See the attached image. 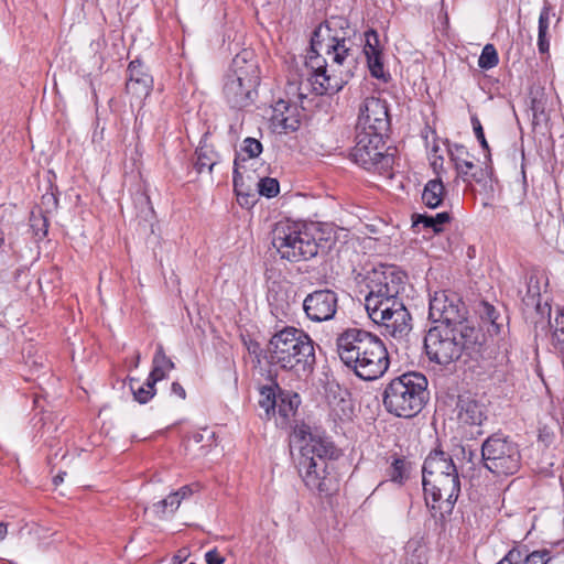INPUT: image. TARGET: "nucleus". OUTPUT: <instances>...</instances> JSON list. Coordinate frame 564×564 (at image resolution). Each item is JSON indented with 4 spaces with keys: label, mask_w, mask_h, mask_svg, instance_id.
I'll list each match as a JSON object with an SVG mask.
<instances>
[{
    "label": "nucleus",
    "mask_w": 564,
    "mask_h": 564,
    "mask_svg": "<svg viewBox=\"0 0 564 564\" xmlns=\"http://www.w3.org/2000/svg\"><path fill=\"white\" fill-rule=\"evenodd\" d=\"M300 404V397L296 393H290L280 391L279 393V402L276 406L278 413L284 417L288 419L291 414L295 412Z\"/></svg>",
    "instance_id": "nucleus-29"
},
{
    "label": "nucleus",
    "mask_w": 564,
    "mask_h": 564,
    "mask_svg": "<svg viewBox=\"0 0 564 564\" xmlns=\"http://www.w3.org/2000/svg\"><path fill=\"white\" fill-rule=\"evenodd\" d=\"M128 76L127 93L139 100L148 97L153 87V78L139 59L129 63Z\"/></svg>",
    "instance_id": "nucleus-17"
},
{
    "label": "nucleus",
    "mask_w": 564,
    "mask_h": 564,
    "mask_svg": "<svg viewBox=\"0 0 564 564\" xmlns=\"http://www.w3.org/2000/svg\"><path fill=\"white\" fill-rule=\"evenodd\" d=\"M337 457L338 451L332 442L310 434L308 442L301 449L300 458H313L316 463L321 459L333 466V460Z\"/></svg>",
    "instance_id": "nucleus-19"
},
{
    "label": "nucleus",
    "mask_w": 564,
    "mask_h": 564,
    "mask_svg": "<svg viewBox=\"0 0 564 564\" xmlns=\"http://www.w3.org/2000/svg\"><path fill=\"white\" fill-rule=\"evenodd\" d=\"M410 464L402 457H394L388 469L391 481L402 485L409 478Z\"/></svg>",
    "instance_id": "nucleus-31"
},
{
    "label": "nucleus",
    "mask_w": 564,
    "mask_h": 564,
    "mask_svg": "<svg viewBox=\"0 0 564 564\" xmlns=\"http://www.w3.org/2000/svg\"><path fill=\"white\" fill-rule=\"evenodd\" d=\"M174 495H177L180 497V503L183 499L189 497L192 495V489L189 486H183L177 491L173 492Z\"/></svg>",
    "instance_id": "nucleus-46"
},
{
    "label": "nucleus",
    "mask_w": 564,
    "mask_h": 564,
    "mask_svg": "<svg viewBox=\"0 0 564 564\" xmlns=\"http://www.w3.org/2000/svg\"><path fill=\"white\" fill-rule=\"evenodd\" d=\"M262 150L261 142L254 138H246L241 145V153L246 154L247 159L258 158L262 153ZM245 161L246 158H241L240 154H238L234 161V187L240 205H252L254 203V195L245 194L242 191L243 181L239 169L240 163Z\"/></svg>",
    "instance_id": "nucleus-16"
},
{
    "label": "nucleus",
    "mask_w": 564,
    "mask_h": 564,
    "mask_svg": "<svg viewBox=\"0 0 564 564\" xmlns=\"http://www.w3.org/2000/svg\"><path fill=\"white\" fill-rule=\"evenodd\" d=\"M354 162L368 171L388 174L393 164V155L386 152L383 135L356 132V144L351 151Z\"/></svg>",
    "instance_id": "nucleus-11"
},
{
    "label": "nucleus",
    "mask_w": 564,
    "mask_h": 564,
    "mask_svg": "<svg viewBox=\"0 0 564 564\" xmlns=\"http://www.w3.org/2000/svg\"><path fill=\"white\" fill-rule=\"evenodd\" d=\"M265 358L272 366L292 371L297 377L306 376L316 361L313 339L295 327H284L269 340Z\"/></svg>",
    "instance_id": "nucleus-5"
},
{
    "label": "nucleus",
    "mask_w": 564,
    "mask_h": 564,
    "mask_svg": "<svg viewBox=\"0 0 564 564\" xmlns=\"http://www.w3.org/2000/svg\"><path fill=\"white\" fill-rule=\"evenodd\" d=\"M276 391L279 393L281 391L278 384L264 386L260 389L259 405L264 410L268 417L274 415L276 412L279 402V394H276Z\"/></svg>",
    "instance_id": "nucleus-27"
},
{
    "label": "nucleus",
    "mask_w": 564,
    "mask_h": 564,
    "mask_svg": "<svg viewBox=\"0 0 564 564\" xmlns=\"http://www.w3.org/2000/svg\"><path fill=\"white\" fill-rule=\"evenodd\" d=\"M499 63V56L496 47L492 44H486L478 58V66L481 69H491Z\"/></svg>",
    "instance_id": "nucleus-34"
},
{
    "label": "nucleus",
    "mask_w": 564,
    "mask_h": 564,
    "mask_svg": "<svg viewBox=\"0 0 564 564\" xmlns=\"http://www.w3.org/2000/svg\"><path fill=\"white\" fill-rule=\"evenodd\" d=\"M549 40L546 39V34H538V48L541 54L549 52Z\"/></svg>",
    "instance_id": "nucleus-43"
},
{
    "label": "nucleus",
    "mask_w": 564,
    "mask_h": 564,
    "mask_svg": "<svg viewBox=\"0 0 564 564\" xmlns=\"http://www.w3.org/2000/svg\"><path fill=\"white\" fill-rule=\"evenodd\" d=\"M174 368L175 365L172 359L165 355L163 346L158 344L156 351L152 360V370L149 375L150 381L152 383H156L158 381L163 380Z\"/></svg>",
    "instance_id": "nucleus-21"
},
{
    "label": "nucleus",
    "mask_w": 564,
    "mask_h": 564,
    "mask_svg": "<svg viewBox=\"0 0 564 564\" xmlns=\"http://www.w3.org/2000/svg\"><path fill=\"white\" fill-rule=\"evenodd\" d=\"M337 354L346 367L365 380L381 378L389 369L386 345L377 335L361 328H347L336 338Z\"/></svg>",
    "instance_id": "nucleus-3"
},
{
    "label": "nucleus",
    "mask_w": 564,
    "mask_h": 564,
    "mask_svg": "<svg viewBox=\"0 0 564 564\" xmlns=\"http://www.w3.org/2000/svg\"><path fill=\"white\" fill-rule=\"evenodd\" d=\"M330 468L329 463L321 459L317 463L313 458L299 459V473L305 486L319 494L329 495L336 489V478L330 474Z\"/></svg>",
    "instance_id": "nucleus-14"
},
{
    "label": "nucleus",
    "mask_w": 564,
    "mask_h": 564,
    "mask_svg": "<svg viewBox=\"0 0 564 564\" xmlns=\"http://www.w3.org/2000/svg\"><path fill=\"white\" fill-rule=\"evenodd\" d=\"M8 530L7 524L4 522H0V541L4 540L7 536Z\"/></svg>",
    "instance_id": "nucleus-48"
},
{
    "label": "nucleus",
    "mask_w": 564,
    "mask_h": 564,
    "mask_svg": "<svg viewBox=\"0 0 564 564\" xmlns=\"http://www.w3.org/2000/svg\"><path fill=\"white\" fill-rule=\"evenodd\" d=\"M364 53L366 56L380 53L378 34L373 30H369L365 33Z\"/></svg>",
    "instance_id": "nucleus-37"
},
{
    "label": "nucleus",
    "mask_w": 564,
    "mask_h": 564,
    "mask_svg": "<svg viewBox=\"0 0 564 564\" xmlns=\"http://www.w3.org/2000/svg\"><path fill=\"white\" fill-rule=\"evenodd\" d=\"M30 227L39 240L43 239L47 235L48 220L43 215L42 210L39 213H35L34 210L31 212Z\"/></svg>",
    "instance_id": "nucleus-33"
},
{
    "label": "nucleus",
    "mask_w": 564,
    "mask_h": 564,
    "mask_svg": "<svg viewBox=\"0 0 564 564\" xmlns=\"http://www.w3.org/2000/svg\"><path fill=\"white\" fill-rule=\"evenodd\" d=\"M187 552L186 550H181L176 555L173 556V564H182V562L186 558Z\"/></svg>",
    "instance_id": "nucleus-47"
},
{
    "label": "nucleus",
    "mask_w": 564,
    "mask_h": 564,
    "mask_svg": "<svg viewBox=\"0 0 564 564\" xmlns=\"http://www.w3.org/2000/svg\"><path fill=\"white\" fill-rule=\"evenodd\" d=\"M259 85L258 65L252 59V53L243 51L237 54L224 83V96L232 108H245L251 105Z\"/></svg>",
    "instance_id": "nucleus-8"
},
{
    "label": "nucleus",
    "mask_w": 564,
    "mask_h": 564,
    "mask_svg": "<svg viewBox=\"0 0 564 564\" xmlns=\"http://www.w3.org/2000/svg\"><path fill=\"white\" fill-rule=\"evenodd\" d=\"M172 393L184 400L186 398L185 389L178 382H173L171 387Z\"/></svg>",
    "instance_id": "nucleus-45"
},
{
    "label": "nucleus",
    "mask_w": 564,
    "mask_h": 564,
    "mask_svg": "<svg viewBox=\"0 0 564 564\" xmlns=\"http://www.w3.org/2000/svg\"><path fill=\"white\" fill-rule=\"evenodd\" d=\"M427 379L420 372H406L392 379L384 388L382 402L386 410L398 417L410 419L419 414L427 399Z\"/></svg>",
    "instance_id": "nucleus-7"
},
{
    "label": "nucleus",
    "mask_w": 564,
    "mask_h": 564,
    "mask_svg": "<svg viewBox=\"0 0 564 564\" xmlns=\"http://www.w3.org/2000/svg\"><path fill=\"white\" fill-rule=\"evenodd\" d=\"M482 334L475 326L448 327L435 325L424 337V349L431 361L449 365L464 354L471 356L479 351Z\"/></svg>",
    "instance_id": "nucleus-6"
},
{
    "label": "nucleus",
    "mask_w": 564,
    "mask_h": 564,
    "mask_svg": "<svg viewBox=\"0 0 564 564\" xmlns=\"http://www.w3.org/2000/svg\"><path fill=\"white\" fill-rule=\"evenodd\" d=\"M468 310L462 297L452 291L435 292L430 299L429 318L448 327L475 326L467 318Z\"/></svg>",
    "instance_id": "nucleus-12"
},
{
    "label": "nucleus",
    "mask_w": 564,
    "mask_h": 564,
    "mask_svg": "<svg viewBox=\"0 0 564 564\" xmlns=\"http://www.w3.org/2000/svg\"><path fill=\"white\" fill-rule=\"evenodd\" d=\"M180 506V497L172 492L165 499L153 503L150 509L156 518L164 519L167 514H173Z\"/></svg>",
    "instance_id": "nucleus-28"
},
{
    "label": "nucleus",
    "mask_w": 564,
    "mask_h": 564,
    "mask_svg": "<svg viewBox=\"0 0 564 564\" xmlns=\"http://www.w3.org/2000/svg\"><path fill=\"white\" fill-rule=\"evenodd\" d=\"M484 466L497 476L516 474L521 466L518 444L500 434L489 436L481 445Z\"/></svg>",
    "instance_id": "nucleus-10"
},
{
    "label": "nucleus",
    "mask_w": 564,
    "mask_h": 564,
    "mask_svg": "<svg viewBox=\"0 0 564 564\" xmlns=\"http://www.w3.org/2000/svg\"><path fill=\"white\" fill-rule=\"evenodd\" d=\"M271 127L276 133L296 131L300 127L297 109L284 100H279L272 109Z\"/></svg>",
    "instance_id": "nucleus-18"
},
{
    "label": "nucleus",
    "mask_w": 564,
    "mask_h": 564,
    "mask_svg": "<svg viewBox=\"0 0 564 564\" xmlns=\"http://www.w3.org/2000/svg\"><path fill=\"white\" fill-rule=\"evenodd\" d=\"M478 313L484 323H488L489 326L487 332L490 335H497L500 333L502 322H500V314L496 307L488 302H481L478 308Z\"/></svg>",
    "instance_id": "nucleus-26"
},
{
    "label": "nucleus",
    "mask_w": 564,
    "mask_h": 564,
    "mask_svg": "<svg viewBox=\"0 0 564 564\" xmlns=\"http://www.w3.org/2000/svg\"><path fill=\"white\" fill-rule=\"evenodd\" d=\"M338 308V295L329 289L316 290L303 301L305 315L312 322L321 323L335 317Z\"/></svg>",
    "instance_id": "nucleus-15"
},
{
    "label": "nucleus",
    "mask_w": 564,
    "mask_h": 564,
    "mask_svg": "<svg viewBox=\"0 0 564 564\" xmlns=\"http://www.w3.org/2000/svg\"><path fill=\"white\" fill-rule=\"evenodd\" d=\"M205 560L207 564H223L225 562V557L216 550H210L205 554Z\"/></svg>",
    "instance_id": "nucleus-42"
},
{
    "label": "nucleus",
    "mask_w": 564,
    "mask_h": 564,
    "mask_svg": "<svg viewBox=\"0 0 564 564\" xmlns=\"http://www.w3.org/2000/svg\"><path fill=\"white\" fill-rule=\"evenodd\" d=\"M423 490L426 506L443 518L451 514L460 492L456 465L449 454L434 449L424 460Z\"/></svg>",
    "instance_id": "nucleus-4"
},
{
    "label": "nucleus",
    "mask_w": 564,
    "mask_h": 564,
    "mask_svg": "<svg viewBox=\"0 0 564 564\" xmlns=\"http://www.w3.org/2000/svg\"><path fill=\"white\" fill-rule=\"evenodd\" d=\"M154 386L155 383L150 381V377H148L144 383H140V381L135 379H131L130 382L131 391L139 403H147L153 398L155 394Z\"/></svg>",
    "instance_id": "nucleus-30"
},
{
    "label": "nucleus",
    "mask_w": 564,
    "mask_h": 564,
    "mask_svg": "<svg viewBox=\"0 0 564 564\" xmlns=\"http://www.w3.org/2000/svg\"><path fill=\"white\" fill-rule=\"evenodd\" d=\"M271 243L282 259L290 262L305 261L318 253L316 239L300 225L289 221L275 224Z\"/></svg>",
    "instance_id": "nucleus-9"
},
{
    "label": "nucleus",
    "mask_w": 564,
    "mask_h": 564,
    "mask_svg": "<svg viewBox=\"0 0 564 564\" xmlns=\"http://www.w3.org/2000/svg\"><path fill=\"white\" fill-rule=\"evenodd\" d=\"M348 21L332 17L321 23L311 37V76L300 82L299 94L306 96L312 89L316 95H333L352 77L356 56L349 42Z\"/></svg>",
    "instance_id": "nucleus-1"
},
{
    "label": "nucleus",
    "mask_w": 564,
    "mask_h": 564,
    "mask_svg": "<svg viewBox=\"0 0 564 564\" xmlns=\"http://www.w3.org/2000/svg\"><path fill=\"white\" fill-rule=\"evenodd\" d=\"M139 360H140V354H138V355H137V358H135V361H137V362H135V366H138Z\"/></svg>",
    "instance_id": "nucleus-50"
},
{
    "label": "nucleus",
    "mask_w": 564,
    "mask_h": 564,
    "mask_svg": "<svg viewBox=\"0 0 564 564\" xmlns=\"http://www.w3.org/2000/svg\"><path fill=\"white\" fill-rule=\"evenodd\" d=\"M57 203H58V200L54 194H45L42 196V205L56 208Z\"/></svg>",
    "instance_id": "nucleus-44"
},
{
    "label": "nucleus",
    "mask_w": 564,
    "mask_h": 564,
    "mask_svg": "<svg viewBox=\"0 0 564 564\" xmlns=\"http://www.w3.org/2000/svg\"><path fill=\"white\" fill-rule=\"evenodd\" d=\"M451 215L447 212L437 213L436 215H415L413 216V227L423 225L424 228H431L433 232L443 231V225L449 223Z\"/></svg>",
    "instance_id": "nucleus-25"
},
{
    "label": "nucleus",
    "mask_w": 564,
    "mask_h": 564,
    "mask_svg": "<svg viewBox=\"0 0 564 564\" xmlns=\"http://www.w3.org/2000/svg\"><path fill=\"white\" fill-rule=\"evenodd\" d=\"M524 551L520 547H512L498 563L496 564H521L523 561Z\"/></svg>",
    "instance_id": "nucleus-40"
},
{
    "label": "nucleus",
    "mask_w": 564,
    "mask_h": 564,
    "mask_svg": "<svg viewBox=\"0 0 564 564\" xmlns=\"http://www.w3.org/2000/svg\"><path fill=\"white\" fill-rule=\"evenodd\" d=\"M451 160L454 162L458 174L470 175L476 181H479L476 173L473 172L475 165L470 160V154L464 145L455 144L448 150Z\"/></svg>",
    "instance_id": "nucleus-22"
},
{
    "label": "nucleus",
    "mask_w": 564,
    "mask_h": 564,
    "mask_svg": "<svg viewBox=\"0 0 564 564\" xmlns=\"http://www.w3.org/2000/svg\"><path fill=\"white\" fill-rule=\"evenodd\" d=\"M66 475V473H59L58 475H56L54 478H53V481L55 485H58L61 484L63 480H64V476Z\"/></svg>",
    "instance_id": "nucleus-49"
},
{
    "label": "nucleus",
    "mask_w": 564,
    "mask_h": 564,
    "mask_svg": "<svg viewBox=\"0 0 564 564\" xmlns=\"http://www.w3.org/2000/svg\"><path fill=\"white\" fill-rule=\"evenodd\" d=\"M196 161L194 166L198 173H202L205 169L208 172L213 171L214 165L216 164V154L208 147H199L196 150Z\"/></svg>",
    "instance_id": "nucleus-32"
},
{
    "label": "nucleus",
    "mask_w": 564,
    "mask_h": 564,
    "mask_svg": "<svg viewBox=\"0 0 564 564\" xmlns=\"http://www.w3.org/2000/svg\"><path fill=\"white\" fill-rule=\"evenodd\" d=\"M404 274L394 267L381 265L368 275L365 307L369 318L383 328V334L395 339L408 336L412 329L411 315L399 293Z\"/></svg>",
    "instance_id": "nucleus-2"
},
{
    "label": "nucleus",
    "mask_w": 564,
    "mask_h": 564,
    "mask_svg": "<svg viewBox=\"0 0 564 564\" xmlns=\"http://www.w3.org/2000/svg\"><path fill=\"white\" fill-rule=\"evenodd\" d=\"M456 409L458 421L466 425L480 426L487 419L485 406L470 397H459Z\"/></svg>",
    "instance_id": "nucleus-20"
},
{
    "label": "nucleus",
    "mask_w": 564,
    "mask_h": 564,
    "mask_svg": "<svg viewBox=\"0 0 564 564\" xmlns=\"http://www.w3.org/2000/svg\"><path fill=\"white\" fill-rule=\"evenodd\" d=\"M550 24V8L543 7L539 17V34H546Z\"/></svg>",
    "instance_id": "nucleus-41"
},
{
    "label": "nucleus",
    "mask_w": 564,
    "mask_h": 564,
    "mask_svg": "<svg viewBox=\"0 0 564 564\" xmlns=\"http://www.w3.org/2000/svg\"><path fill=\"white\" fill-rule=\"evenodd\" d=\"M258 192L268 198L275 197L280 192L279 182L272 177H263L258 182Z\"/></svg>",
    "instance_id": "nucleus-36"
},
{
    "label": "nucleus",
    "mask_w": 564,
    "mask_h": 564,
    "mask_svg": "<svg viewBox=\"0 0 564 564\" xmlns=\"http://www.w3.org/2000/svg\"><path fill=\"white\" fill-rule=\"evenodd\" d=\"M366 57L370 74L378 79L388 82L389 75L384 73L381 52Z\"/></svg>",
    "instance_id": "nucleus-35"
},
{
    "label": "nucleus",
    "mask_w": 564,
    "mask_h": 564,
    "mask_svg": "<svg viewBox=\"0 0 564 564\" xmlns=\"http://www.w3.org/2000/svg\"><path fill=\"white\" fill-rule=\"evenodd\" d=\"M445 187L440 178L430 180L423 189L422 202L429 208H437L442 205Z\"/></svg>",
    "instance_id": "nucleus-23"
},
{
    "label": "nucleus",
    "mask_w": 564,
    "mask_h": 564,
    "mask_svg": "<svg viewBox=\"0 0 564 564\" xmlns=\"http://www.w3.org/2000/svg\"><path fill=\"white\" fill-rule=\"evenodd\" d=\"M549 561L550 556L547 551H534L530 554L524 552L521 564H547Z\"/></svg>",
    "instance_id": "nucleus-39"
},
{
    "label": "nucleus",
    "mask_w": 564,
    "mask_h": 564,
    "mask_svg": "<svg viewBox=\"0 0 564 564\" xmlns=\"http://www.w3.org/2000/svg\"><path fill=\"white\" fill-rule=\"evenodd\" d=\"M471 124H473V129H474L477 140L479 141L481 148L487 152L486 156L489 159L490 158L489 144L485 138L482 126L476 116L471 117Z\"/></svg>",
    "instance_id": "nucleus-38"
},
{
    "label": "nucleus",
    "mask_w": 564,
    "mask_h": 564,
    "mask_svg": "<svg viewBox=\"0 0 564 564\" xmlns=\"http://www.w3.org/2000/svg\"><path fill=\"white\" fill-rule=\"evenodd\" d=\"M390 117L387 102L377 97H367L359 106L356 132L387 135Z\"/></svg>",
    "instance_id": "nucleus-13"
},
{
    "label": "nucleus",
    "mask_w": 564,
    "mask_h": 564,
    "mask_svg": "<svg viewBox=\"0 0 564 564\" xmlns=\"http://www.w3.org/2000/svg\"><path fill=\"white\" fill-rule=\"evenodd\" d=\"M405 564H427V546L422 539H411L405 544Z\"/></svg>",
    "instance_id": "nucleus-24"
}]
</instances>
